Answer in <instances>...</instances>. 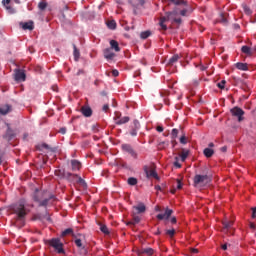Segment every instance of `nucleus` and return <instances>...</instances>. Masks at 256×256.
Returning <instances> with one entry per match:
<instances>
[{
  "mask_svg": "<svg viewBox=\"0 0 256 256\" xmlns=\"http://www.w3.org/2000/svg\"><path fill=\"white\" fill-rule=\"evenodd\" d=\"M167 21L181 25L183 20L179 17V6H176L173 11L167 12L165 16L160 18L159 25L162 31H167V25H165Z\"/></svg>",
  "mask_w": 256,
  "mask_h": 256,
  "instance_id": "obj_1",
  "label": "nucleus"
},
{
  "mask_svg": "<svg viewBox=\"0 0 256 256\" xmlns=\"http://www.w3.org/2000/svg\"><path fill=\"white\" fill-rule=\"evenodd\" d=\"M53 198V195L49 194V192L45 190L35 189L32 194V199L36 203H39V207H47L49 205V201Z\"/></svg>",
  "mask_w": 256,
  "mask_h": 256,
  "instance_id": "obj_2",
  "label": "nucleus"
},
{
  "mask_svg": "<svg viewBox=\"0 0 256 256\" xmlns=\"http://www.w3.org/2000/svg\"><path fill=\"white\" fill-rule=\"evenodd\" d=\"M211 183V177L208 175L196 174L193 179V185L196 188L207 187Z\"/></svg>",
  "mask_w": 256,
  "mask_h": 256,
  "instance_id": "obj_3",
  "label": "nucleus"
},
{
  "mask_svg": "<svg viewBox=\"0 0 256 256\" xmlns=\"http://www.w3.org/2000/svg\"><path fill=\"white\" fill-rule=\"evenodd\" d=\"M47 245L50 247H53L56 253L65 254V249L63 248V242H61V239L59 238H52L50 240H47Z\"/></svg>",
  "mask_w": 256,
  "mask_h": 256,
  "instance_id": "obj_4",
  "label": "nucleus"
},
{
  "mask_svg": "<svg viewBox=\"0 0 256 256\" xmlns=\"http://www.w3.org/2000/svg\"><path fill=\"white\" fill-rule=\"evenodd\" d=\"M14 213L16 215V221H23L27 216V211L25 210V204H18L14 207Z\"/></svg>",
  "mask_w": 256,
  "mask_h": 256,
  "instance_id": "obj_5",
  "label": "nucleus"
},
{
  "mask_svg": "<svg viewBox=\"0 0 256 256\" xmlns=\"http://www.w3.org/2000/svg\"><path fill=\"white\" fill-rule=\"evenodd\" d=\"M54 174L56 175V177H59L60 179H67L68 181H71V177H77V174L65 172L64 169H56Z\"/></svg>",
  "mask_w": 256,
  "mask_h": 256,
  "instance_id": "obj_6",
  "label": "nucleus"
},
{
  "mask_svg": "<svg viewBox=\"0 0 256 256\" xmlns=\"http://www.w3.org/2000/svg\"><path fill=\"white\" fill-rule=\"evenodd\" d=\"M143 170L147 179H151V177H153L154 179H158L159 176L157 175V172L155 171V168L153 167V165L151 166L145 165L143 167Z\"/></svg>",
  "mask_w": 256,
  "mask_h": 256,
  "instance_id": "obj_7",
  "label": "nucleus"
},
{
  "mask_svg": "<svg viewBox=\"0 0 256 256\" xmlns=\"http://www.w3.org/2000/svg\"><path fill=\"white\" fill-rule=\"evenodd\" d=\"M179 11L182 17H189L193 13V7L189 6L186 1V5H180Z\"/></svg>",
  "mask_w": 256,
  "mask_h": 256,
  "instance_id": "obj_8",
  "label": "nucleus"
},
{
  "mask_svg": "<svg viewBox=\"0 0 256 256\" xmlns=\"http://www.w3.org/2000/svg\"><path fill=\"white\" fill-rule=\"evenodd\" d=\"M122 151H125L126 153H128L129 155H131V157H133V159H137L138 154L135 151V149H133V147L129 144H122Z\"/></svg>",
  "mask_w": 256,
  "mask_h": 256,
  "instance_id": "obj_9",
  "label": "nucleus"
},
{
  "mask_svg": "<svg viewBox=\"0 0 256 256\" xmlns=\"http://www.w3.org/2000/svg\"><path fill=\"white\" fill-rule=\"evenodd\" d=\"M231 113H232L233 117L238 118L239 122L243 121V115H245V112L243 111V109H241L239 107H234L231 109Z\"/></svg>",
  "mask_w": 256,
  "mask_h": 256,
  "instance_id": "obj_10",
  "label": "nucleus"
},
{
  "mask_svg": "<svg viewBox=\"0 0 256 256\" xmlns=\"http://www.w3.org/2000/svg\"><path fill=\"white\" fill-rule=\"evenodd\" d=\"M171 215H173V210L167 208L164 214H158L156 218L159 219V221H163V219H169Z\"/></svg>",
  "mask_w": 256,
  "mask_h": 256,
  "instance_id": "obj_11",
  "label": "nucleus"
},
{
  "mask_svg": "<svg viewBox=\"0 0 256 256\" xmlns=\"http://www.w3.org/2000/svg\"><path fill=\"white\" fill-rule=\"evenodd\" d=\"M20 26L22 27V29H24V31H33V29H35V25L33 24V21H29V22H20Z\"/></svg>",
  "mask_w": 256,
  "mask_h": 256,
  "instance_id": "obj_12",
  "label": "nucleus"
},
{
  "mask_svg": "<svg viewBox=\"0 0 256 256\" xmlns=\"http://www.w3.org/2000/svg\"><path fill=\"white\" fill-rule=\"evenodd\" d=\"M25 79H27V76L23 70L18 69L15 71V81H25Z\"/></svg>",
  "mask_w": 256,
  "mask_h": 256,
  "instance_id": "obj_13",
  "label": "nucleus"
},
{
  "mask_svg": "<svg viewBox=\"0 0 256 256\" xmlns=\"http://www.w3.org/2000/svg\"><path fill=\"white\" fill-rule=\"evenodd\" d=\"M81 113L84 117H91V115H93V110L89 106H82Z\"/></svg>",
  "mask_w": 256,
  "mask_h": 256,
  "instance_id": "obj_14",
  "label": "nucleus"
},
{
  "mask_svg": "<svg viewBox=\"0 0 256 256\" xmlns=\"http://www.w3.org/2000/svg\"><path fill=\"white\" fill-rule=\"evenodd\" d=\"M104 57L105 59H107L108 61H112V59L115 58V54L113 53V51H111V48H106L104 50Z\"/></svg>",
  "mask_w": 256,
  "mask_h": 256,
  "instance_id": "obj_15",
  "label": "nucleus"
},
{
  "mask_svg": "<svg viewBox=\"0 0 256 256\" xmlns=\"http://www.w3.org/2000/svg\"><path fill=\"white\" fill-rule=\"evenodd\" d=\"M74 243L78 249H82L84 251L85 255H87V248H85V245L83 244L82 240L77 238L74 240Z\"/></svg>",
  "mask_w": 256,
  "mask_h": 256,
  "instance_id": "obj_16",
  "label": "nucleus"
},
{
  "mask_svg": "<svg viewBox=\"0 0 256 256\" xmlns=\"http://www.w3.org/2000/svg\"><path fill=\"white\" fill-rule=\"evenodd\" d=\"M141 218L139 216H133V219L131 221H128L126 225L129 227H135L138 223H140Z\"/></svg>",
  "mask_w": 256,
  "mask_h": 256,
  "instance_id": "obj_17",
  "label": "nucleus"
},
{
  "mask_svg": "<svg viewBox=\"0 0 256 256\" xmlns=\"http://www.w3.org/2000/svg\"><path fill=\"white\" fill-rule=\"evenodd\" d=\"M133 209L136 211V213H145V211H147V208L143 203H140L137 206H133Z\"/></svg>",
  "mask_w": 256,
  "mask_h": 256,
  "instance_id": "obj_18",
  "label": "nucleus"
},
{
  "mask_svg": "<svg viewBox=\"0 0 256 256\" xmlns=\"http://www.w3.org/2000/svg\"><path fill=\"white\" fill-rule=\"evenodd\" d=\"M72 171H79L81 169V162L79 160H71Z\"/></svg>",
  "mask_w": 256,
  "mask_h": 256,
  "instance_id": "obj_19",
  "label": "nucleus"
},
{
  "mask_svg": "<svg viewBox=\"0 0 256 256\" xmlns=\"http://www.w3.org/2000/svg\"><path fill=\"white\" fill-rule=\"evenodd\" d=\"M12 108L11 105H5L0 108V115H7L8 113H11Z\"/></svg>",
  "mask_w": 256,
  "mask_h": 256,
  "instance_id": "obj_20",
  "label": "nucleus"
},
{
  "mask_svg": "<svg viewBox=\"0 0 256 256\" xmlns=\"http://www.w3.org/2000/svg\"><path fill=\"white\" fill-rule=\"evenodd\" d=\"M15 137V132L11 128H8L6 134L4 135V139L11 141Z\"/></svg>",
  "mask_w": 256,
  "mask_h": 256,
  "instance_id": "obj_21",
  "label": "nucleus"
},
{
  "mask_svg": "<svg viewBox=\"0 0 256 256\" xmlns=\"http://www.w3.org/2000/svg\"><path fill=\"white\" fill-rule=\"evenodd\" d=\"M153 253H155V250H153V248H142L140 250V255L151 256V255H153Z\"/></svg>",
  "mask_w": 256,
  "mask_h": 256,
  "instance_id": "obj_22",
  "label": "nucleus"
},
{
  "mask_svg": "<svg viewBox=\"0 0 256 256\" xmlns=\"http://www.w3.org/2000/svg\"><path fill=\"white\" fill-rule=\"evenodd\" d=\"M181 59V56H179V54H174L168 61V65L173 66L175 65V63H177V61H179Z\"/></svg>",
  "mask_w": 256,
  "mask_h": 256,
  "instance_id": "obj_23",
  "label": "nucleus"
},
{
  "mask_svg": "<svg viewBox=\"0 0 256 256\" xmlns=\"http://www.w3.org/2000/svg\"><path fill=\"white\" fill-rule=\"evenodd\" d=\"M110 47H111V49H114V51H116V53H119V51H121V48L119 47V42H117L116 40L110 41Z\"/></svg>",
  "mask_w": 256,
  "mask_h": 256,
  "instance_id": "obj_24",
  "label": "nucleus"
},
{
  "mask_svg": "<svg viewBox=\"0 0 256 256\" xmlns=\"http://www.w3.org/2000/svg\"><path fill=\"white\" fill-rule=\"evenodd\" d=\"M241 51H242V53H244V55H248V57H251V55H253V51L251 50V47H249V46H242Z\"/></svg>",
  "mask_w": 256,
  "mask_h": 256,
  "instance_id": "obj_25",
  "label": "nucleus"
},
{
  "mask_svg": "<svg viewBox=\"0 0 256 256\" xmlns=\"http://www.w3.org/2000/svg\"><path fill=\"white\" fill-rule=\"evenodd\" d=\"M236 68L239 69V71H249V67L247 66V63H236Z\"/></svg>",
  "mask_w": 256,
  "mask_h": 256,
  "instance_id": "obj_26",
  "label": "nucleus"
},
{
  "mask_svg": "<svg viewBox=\"0 0 256 256\" xmlns=\"http://www.w3.org/2000/svg\"><path fill=\"white\" fill-rule=\"evenodd\" d=\"M203 154L209 159L210 157H213V155H215V151L211 148H205Z\"/></svg>",
  "mask_w": 256,
  "mask_h": 256,
  "instance_id": "obj_27",
  "label": "nucleus"
},
{
  "mask_svg": "<svg viewBox=\"0 0 256 256\" xmlns=\"http://www.w3.org/2000/svg\"><path fill=\"white\" fill-rule=\"evenodd\" d=\"M233 227V221H224L223 222V229L224 231H229Z\"/></svg>",
  "mask_w": 256,
  "mask_h": 256,
  "instance_id": "obj_28",
  "label": "nucleus"
},
{
  "mask_svg": "<svg viewBox=\"0 0 256 256\" xmlns=\"http://www.w3.org/2000/svg\"><path fill=\"white\" fill-rule=\"evenodd\" d=\"M130 118L129 116H124L120 118L118 121H116V125H125V123H129Z\"/></svg>",
  "mask_w": 256,
  "mask_h": 256,
  "instance_id": "obj_29",
  "label": "nucleus"
},
{
  "mask_svg": "<svg viewBox=\"0 0 256 256\" xmlns=\"http://www.w3.org/2000/svg\"><path fill=\"white\" fill-rule=\"evenodd\" d=\"M73 55H74V59L75 61H79V57H81V53L79 52V49H77V46L75 44H73Z\"/></svg>",
  "mask_w": 256,
  "mask_h": 256,
  "instance_id": "obj_30",
  "label": "nucleus"
},
{
  "mask_svg": "<svg viewBox=\"0 0 256 256\" xmlns=\"http://www.w3.org/2000/svg\"><path fill=\"white\" fill-rule=\"evenodd\" d=\"M176 7H181V5H187V1L185 0H169Z\"/></svg>",
  "mask_w": 256,
  "mask_h": 256,
  "instance_id": "obj_31",
  "label": "nucleus"
},
{
  "mask_svg": "<svg viewBox=\"0 0 256 256\" xmlns=\"http://www.w3.org/2000/svg\"><path fill=\"white\" fill-rule=\"evenodd\" d=\"M99 225H100V231L102 233H104V235H109L110 232H109V228L107 227V225L102 224V223H100Z\"/></svg>",
  "mask_w": 256,
  "mask_h": 256,
  "instance_id": "obj_32",
  "label": "nucleus"
},
{
  "mask_svg": "<svg viewBox=\"0 0 256 256\" xmlns=\"http://www.w3.org/2000/svg\"><path fill=\"white\" fill-rule=\"evenodd\" d=\"M180 157H181V161H186L187 157H189V150H185L183 149L181 154H180Z\"/></svg>",
  "mask_w": 256,
  "mask_h": 256,
  "instance_id": "obj_33",
  "label": "nucleus"
},
{
  "mask_svg": "<svg viewBox=\"0 0 256 256\" xmlns=\"http://www.w3.org/2000/svg\"><path fill=\"white\" fill-rule=\"evenodd\" d=\"M107 27L108 29H116L117 22H115V20H110L107 22Z\"/></svg>",
  "mask_w": 256,
  "mask_h": 256,
  "instance_id": "obj_34",
  "label": "nucleus"
},
{
  "mask_svg": "<svg viewBox=\"0 0 256 256\" xmlns=\"http://www.w3.org/2000/svg\"><path fill=\"white\" fill-rule=\"evenodd\" d=\"M127 183H128V185L135 186V185H137L138 180L135 177H130V178H128Z\"/></svg>",
  "mask_w": 256,
  "mask_h": 256,
  "instance_id": "obj_35",
  "label": "nucleus"
},
{
  "mask_svg": "<svg viewBox=\"0 0 256 256\" xmlns=\"http://www.w3.org/2000/svg\"><path fill=\"white\" fill-rule=\"evenodd\" d=\"M47 2L45 1H41L38 3V8L40 11H45V9H47Z\"/></svg>",
  "mask_w": 256,
  "mask_h": 256,
  "instance_id": "obj_36",
  "label": "nucleus"
},
{
  "mask_svg": "<svg viewBox=\"0 0 256 256\" xmlns=\"http://www.w3.org/2000/svg\"><path fill=\"white\" fill-rule=\"evenodd\" d=\"M140 37L141 39H148V37H151V31L147 30V31L141 32Z\"/></svg>",
  "mask_w": 256,
  "mask_h": 256,
  "instance_id": "obj_37",
  "label": "nucleus"
},
{
  "mask_svg": "<svg viewBox=\"0 0 256 256\" xmlns=\"http://www.w3.org/2000/svg\"><path fill=\"white\" fill-rule=\"evenodd\" d=\"M179 135V130L177 128L172 129L171 139H176Z\"/></svg>",
  "mask_w": 256,
  "mask_h": 256,
  "instance_id": "obj_38",
  "label": "nucleus"
},
{
  "mask_svg": "<svg viewBox=\"0 0 256 256\" xmlns=\"http://www.w3.org/2000/svg\"><path fill=\"white\" fill-rule=\"evenodd\" d=\"M71 233H73V229L67 228L62 232L61 237H67V235H71Z\"/></svg>",
  "mask_w": 256,
  "mask_h": 256,
  "instance_id": "obj_39",
  "label": "nucleus"
},
{
  "mask_svg": "<svg viewBox=\"0 0 256 256\" xmlns=\"http://www.w3.org/2000/svg\"><path fill=\"white\" fill-rule=\"evenodd\" d=\"M132 129H136L138 131H139V129H141V123H139V120H134L133 121Z\"/></svg>",
  "mask_w": 256,
  "mask_h": 256,
  "instance_id": "obj_40",
  "label": "nucleus"
},
{
  "mask_svg": "<svg viewBox=\"0 0 256 256\" xmlns=\"http://www.w3.org/2000/svg\"><path fill=\"white\" fill-rule=\"evenodd\" d=\"M166 147H169V141L167 142L163 141L158 144V148L160 149H165Z\"/></svg>",
  "mask_w": 256,
  "mask_h": 256,
  "instance_id": "obj_41",
  "label": "nucleus"
},
{
  "mask_svg": "<svg viewBox=\"0 0 256 256\" xmlns=\"http://www.w3.org/2000/svg\"><path fill=\"white\" fill-rule=\"evenodd\" d=\"M75 179H78L77 183H80V184H84L85 183V180H83V178L79 177L78 175H76V177H71L70 181H75Z\"/></svg>",
  "mask_w": 256,
  "mask_h": 256,
  "instance_id": "obj_42",
  "label": "nucleus"
},
{
  "mask_svg": "<svg viewBox=\"0 0 256 256\" xmlns=\"http://www.w3.org/2000/svg\"><path fill=\"white\" fill-rule=\"evenodd\" d=\"M225 83H227V81H225V80H222L221 82L217 83V88L225 89Z\"/></svg>",
  "mask_w": 256,
  "mask_h": 256,
  "instance_id": "obj_43",
  "label": "nucleus"
},
{
  "mask_svg": "<svg viewBox=\"0 0 256 256\" xmlns=\"http://www.w3.org/2000/svg\"><path fill=\"white\" fill-rule=\"evenodd\" d=\"M180 143L182 145H187V137L185 136V134H183L181 137H180Z\"/></svg>",
  "mask_w": 256,
  "mask_h": 256,
  "instance_id": "obj_44",
  "label": "nucleus"
},
{
  "mask_svg": "<svg viewBox=\"0 0 256 256\" xmlns=\"http://www.w3.org/2000/svg\"><path fill=\"white\" fill-rule=\"evenodd\" d=\"M6 11H8V13H10V15H13L15 13V10L13 7L11 6H5Z\"/></svg>",
  "mask_w": 256,
  "mask_h": 256,
  "instance_id": "obj_45",
  "label": "nucleus"
},
{
  "mask_svg": "<svg viewBox=\"0 0 256 256\" xmlns=\"http://www.w3.org/2000/svg\"><path fill=\"white\" fill-rule=\"evenodd\" d=\"M244 12L246 13V15H251L252 13L251 8H249V6H244Z\"/></svg>",
  "mask_w": 256,
  "mask_h": 256,
  "instance_id": "obj_46",
  "label": "nucleus"
},
{
  "mask_svg": "<svg viewBox=\"0 0 256 256\" xmlns=\"http://www.w3.org/2000/svg\"><path fill=\"white\" fill-rule=\"evenodd\" d=\"M166 234L169 235L170 237H173L175 235V229L167 230Z\"/></svg>",
  "mask_w": 256,
  "mask_h": 256,
  "instance_id": "obj_47",
  "label": "nucleus"
},
{
  "mask_svg": "<svg viewBox=\"0 0 256 256\" xmlns=\"http://www.w3.org/2000/svg\"><path fill=\"white\" fill-rule=\"evenodd\" d=\"M137 129H135V128H132L131 129V131H130V135L132 136V137H137Z\"/></svg>",
  "mask_w": 256,
  "mask_h": 256,
  "instance_id": "obj_48",
  "label": "nucleus"
},
{
  "mask_svg": "<svg viewBox=\"0 0 256 256\" xmlns=\"http://www.w3.org/2000/svg\"><path fill=\"white\" fill-rule=\"evenodd\" d=\"M176 189H183V183L181 182V180L177 179V186Z\"/></svg>",
  "mask_w": 256,
  "mask_h": 256,
  "instance_id": "obj_49",
  "label": "nucleus"
},
{
  "mask_svg": "<svg viewBox=\"0 0 256 256\" xmlns=\"http://www.w3.org/2000/svg\"><path fill=\"white\" fill-rule=\"evenodd\" d=\"M220 23H227V18H225V14L220 15Z\"/></svg>",
  "mask_w": 256,
  "mask_h": 256,
  "instance_id": "obj_50",
  "label": "nucleus"
},
{
  "mask_svg": "<svg viewBox=\"0 0 256 256\" xmlns=\"http://www.w3.org/2000/svg\"><path fill=\"white\" fill-rule=\"evenodd\" d=\"M59 133H61L62 135H65V133H67V128L65 127L60 128Z\"/></svg>",
  "mask_w": 256,
  "mask_h": 256,
  "instance_id": "obj_51",
  "label": "nucleus"
},
{
  "mask_svg": "<svg viewBox=\"0 0 256 256\" xmlns=\"http://www.w3.org/2000/svg\"><path fill=\"white\" fill-rule=\"evenodd\" d=\"M9 3H11V0H2V5H4V7H7Z\"/></svg>",
  "mask_w": 256,
  "mask_h": 256,
  "instance_id": "obj_52",
  "label": "nucleus"
},
{
  "mask_svg": "<svg viewBox=\"0 0 256 256\" xmlns=\"http://www.w3.org/2000/svg\"><path fill=\"white\" fill-rule=\"evenodd\" d=\"M102 111H104L105 113H107V111H109V104H105L102 108Z\"/></svg>",
  "mask_w": 256,
  "mask_h": 256,
  "instance_id": "obj_53",
  "label": "nucleus"
},
{
  "mask_svg": "<svg viewBox=\"0 0 256 256\" xmlns=\"http://www.w3.org/2000/svg\"><path fill=\"white\" fill-rule=\"evenodd\" d=\"M113 77H119V71L118 70H112Z\"/></svg>",
  "mask_w": 256,
  "mask_h": 256,
  "instance_id": "obj_54",
  "label": "nucleus"
},
{
  "mask_svg": "<svg viewBox=\"0 0 256 256\" xmlns=\"http://www.w3.org/2000/svg\"><path fill=\"white\" fill-rule=\"evenodd\" d=\"M156 131H158V133H163V126H157Z\"/></svg>",
  "mask_w": 256,
  "mask_h": 256,
  "instance_id": "obj_55",
  "label": "nucleus"
},
{
  "mask_svg": "<svg viewBox=\"0 0 256 256\" xmlns=\"http://www.w3.org/2000/svg\"><path fill=\"white\" fill-rule=\"evenodd\" d=\"M129 3H130V5H132V7H134V9H139V5H135L133 3V0H129Z\"/></svg>",
  "mask_w": 256,
  "mask_h": 256,
  "instance_id": "obj_56",
  "label": "nucleus"
},
{
  "mask_svg": "<svg viewBox=\"0 0 256 256\" xmlns=\"http://www.w3.org/2000/svg\"><path fill=\"white\" fill-rule=\"evenodd\" d=\"M256 217V207L252 208V219Z\"/></svg>",
  "mask_w": 256,
  "mask_h": 256,
  "instance_id": "obj_57",
  "label": "nucleus"
},
{
  "mask_svg": "<svg viewBox=\"0 0 256 256\" xmlns=\"http://www.w3.org/2000/svg\"><path fill=\"white\" fill-rule=\"evenodd\" d=\"M171 143H172V148L174 149V147L177 145V140L172 139Z\"/></svg>",
  "mask_w": 256,
  "mask_h": 256,
  "instance_id": "obj_58",
  "label": "nucleus"
},
{
  "mask_svg": "<svg viewBox=\"0 0 256 256\" xmlns=\"http://www.w3.org/2000/svg\"><path fill=\"white\" fill-rule=\"evenodd\" d=\"M220 151H222V153H226L227 152V146L221 147Z\"/></svg>",
  "mask_w": 256,
  "mask_h": 256,
  "instance_id": "obj_59",
  "label": "nucleus"
},
{
  "mask_svg": "<svg viewBox=\"0 0 256 256\" xmlns=\"http://www.w3.org/2000/svg\"><path fill=\"white\" fill-rule=\"evenodd\" d=\"M174 166H175V167H177L178 169H181V164H180V163H178L177 161H176V162H174Z\"/></svg>",
  "mask_w": 256,
  "mask_h": 256,
  "instance_id": "obj_60",
  "label": "nucleus"
},
{
  "mask_svg": "<svg viewBox=\"0 0 256 256\" xmlns=\"http://www.w3.org/2000/svg\"><path fill=\"white\" fill-rule=\"evenodd\" d=\"M170 221H171V223L175 224V223H177V218L176 217H172Z\"/></svg>",
  "mask_w": 256,
  "mask_h": 256,
  "instance_id": "obj_61",
  "label": "nucleus"
},
{
  "mask_svg": "<svg viewBox=\"0 0 256 256\" xmlns=\"http://www.w3.org/2000/svg\"><path fill=\"white\" fill-rule=\"evenodd\" d=\"M139 5L143 7V5H145V0H139Z\"/></svg>",
  "mask_w": 256,
  "mask_h": 256,
  "instance_id": "obj_62",
  "label": "nucleus"
},
{
  "mask_svg": "<svg viewBox=\"0 0 256 256\" xmlns=\"http://www.w3.org/2000/svg\"><path fill=\"white\" fill-rule=\"evenodd\" d=\"M250 229H256L255 223H250Z\"/></svg>",
  "mask_w": 256,
  "mask_h": 256,
  "instance_id": "obj_63",
  "label": "nucleus"
},
{
  "mask_svg": "<svg viewBox=\"0 0 256 256\" xmlns=\"http://www.w3.org/2000/svg\"><path fill=\"white\" fill-rule=\"evenodd\" d=\"M223 251H227V244H223L222 246Z\"/></svg>",
  "mask_w": 256,
  "mask_h": 256,
  "instance_id": "obj_64",
  "label": "nucleus"
}]
</instances>
